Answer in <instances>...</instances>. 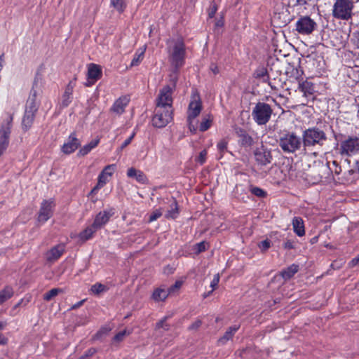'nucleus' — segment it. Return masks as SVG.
Listing matches in <instances>:
<instances>
[{
  "mask_svg": "<svg viewBox=\"0 0 359 359\" xmlns=\"http://www.w3.org/2000/svg\"><path fill=\"white\" fill-rule=\"evenodd\" d=\"M359 151V137L349 136L341 141L339 153L342 156H351Z\"/></svg>",
  "mask_w": 359,
  "mask_h": 359,
  "instance_id": "nucleus-8",
  "label": "nucleus"
},
{
  "mask_svg": "<svg viewBox=\"0 0 359 359\" xmlns=\"http://www.w3.org/2000/svg\"><path fill=\"white\" fill-rule=\"evenodd\" d=\"M83 301H81L79 302H78L76 304L72 306L73 309H76V308H78L79 306H80L81 305H82Z\"/></svg>",
  "mask_w": 359,
  "mask_h": 359,
  "instance_id": "nucleus-63",
  "label": "nucleus"
},
{
  "mask_svg": "<svg viewBox=\"0 0 359 359\" xmlns=\"http://www.w3.org/2000/svg\"><path fill=\"white\" fill-rule=\"evenodd\" d=\"M250 191L253 195H255L257 197H259V198H264L267 195V194L265 191H264L262 189L257 187L251 186L250 187Z\"/></svg>",
  "mask_w": 359,
  "mask_h": 359,
  "instance_id": "nucleus-40",
  "label": "nucleus"
},
{
  "mask_svg": "<svg viewBox=\"0 0 359 359\" xmlns=\"http://www.w3.org/2000/svg\"><path fill=\"white\" fill-rule=\"evenodd\" d=\"M81 145L80 140L76 137V133H72L69 136L67 141L62 147V151L65 154H70L75 151Z\"/></svg>",
  "mask_w": 359,
  "mask_h": 359,
  "instance_id": "nucleus-16",
  "label": "nucleus"
},
{
  "mask_svg": "<svg viewBox=\"0 0 359 359\" xmlns=\"http://www.w3.org/2000/svg\"><path fill=\"white\" fill-rule=\"evenodd\" d=\"M115 169V164L107 165L98 175L97 182L104 186L109 180V177L112 175Z\"/></svg>",
  "mask_w": 359,
  "mask_h": 359,
  "instance_id": "nucleus-21",
  "label": "nucleus"
},
{
  "mask_svg": "<svg viewBox=\"0 0 359 359\" xmlns=\"http://www.w3.org/2000/svg\"><path fill=\"white\" fill-rule=\"evenodd\" d=\"M107 290V287L100 283H96L95 284L93 285L90 287V292L96 295L100 294V293L105 292Z\"/></svg>",
  "mask_w": 359,
  "mask_h": 359,
  "instance_id": "nucleus-38",
  "label": "nucleus"
},
{
  "mask_svg": "<svg viewBox=\"0 0 359 359\" xmlns=\"http://www.w3.org/2000/svg\"><path fill=\"white\" fill-rule=\"evenodd\" d=\"M104 185L99 183L97 182V184L93 187V189L91 190L90 194H95L98 191L99 189H100L102 187H103Z\"/></svg>",
  "mask_w": 359,
  "mask_h": 359,
  "instance_id": "nucleus-56",
  "label": "nucleus"
},
{
  "mask_svg": "<svg viewBox=\"0 0 359 359\" xmlns=\"http://www.w3.org/2000/svg\"><path fill=\"white\" fill-rule=\"evenodd\" d=\"M99 142H100L99 138L93 140L89 143L84 145L79 149V151L78 152V155L81 156H84L87 155L89 152H90V151L92 149H93L98 145Z\"/></svg>",
  "mask_w": 359,
  "mask_h": 359,
  "instance_id": "nucleus-29",
  "label": "nucleus"
},
{
  "mask_svg": "<svg viewBox=\"0 0 359 359\" xmlns=\"http://www.w3.org/2000/svg\"><path fill=\"white\" fill-rule=\"evenodd\" d=\"M130 102V98L128 96H121L115 100L110 110L111 112L116 115H121L124 111Z\"/></svg>",
  "mask_w": 359,
  "mask_h": 359,
  "instance_id": "nucleus-19",
  "label": "nucleus"
},
{
  "mask_svg": "<svg viewBox=\"0 0 359 359\" xmlns=\"http://www.w3.org/2000/svg\"><path fill=\"white\" fill-rule=\"evenodd\" d=\"M284 248L285 249H292L294 248V244L293 242L291 241H287L284 243Z\"/></svg>",
  "mask_w": 359,
  "mask_h": 359,
  "instance_id": "nucleus-57",
  "label": "nucleus"
},
{
  "mask_svg": "<svg viewBox=\"0 0 359 359\" xmlns=\"http://www.w3.org/2000/svg\"><path fill=\"white\" fill-rule=\"evenodd\" d=\"M162 215V212L160 210H156L149 216V222L156 220Z\"/></svg>",
  "mask_w": 359,
  "mask_h": 359,
  "instance_id": "nucleus-55",
  "label": "nucleus"
},
{
  "mask_svg": "<svg viewBox=\"0 0 359 359\" xmlns=\"http://www.w3.org/2000/svg\"><path fill=\"white\" fill-rule=\"evenodd\" d=\"M254 156L256 162L261 165L269 164L273 159L271 150L263 144L255 150Z\"/></svg>",
  "mask_w": 359,
  "mask_h": 359,
  "instance_id": "nucleus-12",
  "label": "nucleus"
},
{
  "mask_svg": "<svg viewBox=\"0 0 359 359\" xmlns=\"http://www.w3.org/2000/svg\"><path fill=\"white\" fill-rule=\"evenodd\" d=\"M208 243L205 241H202L195 245L194 250L196 254H199L202 252L205 251L208 249Z\"/></svg>",
  "mask_w": 359,
  "mask_h": 359,
  "instance_id": "nucleus-43",
  "label": "nucleus"
},
{
  "mask_svg": "<svg viewBox=\"0 0 359 359\" xmlns=\"http://www.w3.org/2000/svg\"><path fill=\"white\" fill-rule=\"evenodd\" d=\"M213 118L210 114L205 116L199 125V130L201 132L208 130L212 126Z\"/></svg>",
  "mask_w": 359,
  "mask_h": 359,
  "instance_id": "nucleus-33",
  "label": "nucleus"
},
{
  "mask_svg": "<svg viewBox=\"0 0 359 359\" xmlns=\"http://www.w3.org/2000/svg\"><path fill=\"white\" fill-rule=\"evenodd\" d=\"M127 176L130 178H135V180L142 184H145L148 182V179L146 175L140 170H137L134 168H130L127 171Z\"/></svg>",
  "mask_w": 359,
  "mask_h": 359,
  "instance_id": "nucleus-25",
  "label": "nucleus"
},
{
  "mask_svg": "<svg viewBox=\"0 0 359 359\" xmlns=\"http://www.w3.org/2000/svg\"><path fill=\"white\" fill-rule=\"evenodd\" d=\"M212 291H213V290H212L210 292H208L207 294H206V293H205V294H203V297H204V298H205V297H208V296H209V295L212 292Z\"/></svg>",
  "mask_w": 359,
  "mask_h": 359,
  "instance_id": "nucleus-64",
  "label": "nucleus"
},
{
  "mask_svg": "<svg viewBox=\"0 0 359 359\" xmlns=\"http://www.w3.org/2000/svg\"><path fill=\"white\" fill-rule=\"evenodd\" d=\"M310 0H287V6L288 9H291L292 12L297 11L298 13L302 12V8L306 9V6L309 4Z\"/></svg>",
  "mask_w": 359,
  "mask_h": 359,
  "instance_id": "nucleus-24",
  "label": "nucleus"
},
{
  "mask_svg": "<svg viewBox=\"0 0 359 359\" xmlns=\"http://www.w3.org/2000/svg\"><path fill=\"white\" fill-rule=\"evenodd\" d=\"M173 88L170 86H163L156 99V107L172 109Z\"/></svg>",
  "mask_w": 359,
  "mask_h": 359,
  "instance_id": "nucleus-10",
  "label": "nucleus"
},
{
  "mask_svg": "<svg viewBox=\"0 0 359 359\" xmlns=\"http://www.w3.org/2000/svg\"><path fill=\"white\" fill-rule=\"evenodd\" d=\"M302 142L304 149L307 147L323 146L327 140L325 133L319 128L311 127L302 133Z\"/></svg>",
  "mask_w": 359,
  "mask_h": 359,
  "instance_id": "nucleus-3",
  "label": "nucleus"
},
{
  "mask_svg": "<svg viewBox=\"0 0 359 359\" xmlns=\"http://www.w3.org/2000/svg\"><path fill=\"white\" fill-rule=\"evenodd\" d=\"M182 285V281L181 280H177L173 285L170 287L168 290L170 293L173 292L175 290H178L181 287Z\"/></svg>",
  "mask_w": 359,
  "mask_h": 359,
  "instance_id": "nucleus-53",
  "label": "nucleus"
},
{
  "mask_svg": "<svg viewBox=\"0 0 359 359\" xmlns=\"http://www.w3.org/2000/svg\"><path fill=\"white\" fill-rule=\"evenodd\" d=\"M97 229H95L93 227V224L90 226L86 227L83 231H82L79 235V237L81 241H86L92 238L93 233L97 231Z\"/></svg>",
  "mask_w": 359,
  "mask_h": 359,
  "instance_id": "nucleus-32",
  "label": "nucleus"
},
{
  "mask_svg": "<svg viewBox=\"0 0 359 359\" xmlns=\"http://www.w3.org/2000/svg\"><path fill=\"white\" fill-rule=\"evenodd\" d=\"M130 332H127V331L125 330H123L121 332H119L118 333H117L114 337V341H117V342H119V341H121L123 338L125 337V336L126 334H129Z\"/></svg>",
  "mask_w": 359,
  "mask_h": 359,
  "instance_id": "nucleus-46",
  "label": "nucleus"
},
{
  "mask_svg": "<svg viewBox=\"0 0 359 359\" xmlns=\"http://www.w3.org/2000/svg\"><path fill=\"white\" fill-rule=\"evenodd\" d=\"M173 110L156 107L154 115L152 118V125L158 128H164L172 120Z\"/></svg>",
  "mask_w": 359,
  "mask_h": 359,
  "instance_id": "nucleus-7",
  "label": "nucleus"
},
{
  "mask_svg": "<svg viewBox=\"0 0 359 359\" xmlns=\"http://www.w3.org/2000/svg\"><path fill=\"white\" fill-rule=\"evenodd\" d=\"M208 151L206 149L202 150L199 155L196 158L195 161L198 162L200 165H203L206 161Z\"/></svg>",
  "mask_w": 359,
  "mask_h": 359,
  "instance_id": "nucleus-44",
  "label": "nucleus"
},
{
  "mask_svg": "<svg viewBox=\"0 0 359 359\" xmlns=\"http://www.w3.org/2000/svg\"><path fill=\"white\" fill-rule=\"evenodd\" d=\"M35 118V113L30 111H25L22 121V129L28 130L32 126Z\"/></svg>",
  "mask_w": 359,
  "mask_h": 359,
  "instance_id": "nucleus-27",
  "label": "nucleus"
},
{
  "mask_svg": "<svg viewBox=\"0 0 359 359\" xmlns=\"http://www.w3.org/2000/svg\"><path fill=\"white\" fill-rule=\"evenodd\" d=\"M228 141L225 139L221 140L217 144V148L219 151V158H222L225 152L227 151Z\"/></svg>",
  "mask_w": 359,
  "mask_h": 359,
  "instance_id": "nucleus-37",
  "label": "nucleus"
},
{
  "mask_svg": "<svg viewBox=\"0 0 359 359\" xmlns=\"http://www.w3.org/2000/svg\"><path fill=\"white\" fill-rule=\"evenodd\" d=\"M4 62V55H0V72H1V71L2 70V69H3Z\"/></svg>",
  "mask_w": 359,
  "mask_h": 359,
  "instance_id": "nucleus-61",
  "label": "nucleus"
},
{
  "mask_svg": "<svg viewBox=\"0 0 359 359\" xmlns=\"http://www.w3.org/2000/svg\"><path fill=\"white\" fill-rule=\"evenodd\" d=\"M13 116L8 114V117L4 122L0 128V144L8 147L9 137L11 132V126L13 122Z\"/></svg>",
  "mask_w": 359,
  "mask_h": 359,
  "instance_id": "nucleus-13",
  "label": "nucleus"
},
{
  "mask_svg": "<svg viewBox=\"0 0 359 359\" xmlns=\"http://www.w3.org/2000/svg\"><path fill=\"white\" fill-rule=\"evenodd\" d=\"M217 11V6L215 4H212L210 7V9H209V12H208V15L210 18H213L216 13Z\"/></svg>",
  "mask_w": 359,
  "mask_h": 359,
  "instance_id": "nucleus-54",
  "label": "nucleus"
},
{
  "mask_svg": "<svg viewBox=\"0 0 359 359\" xmlns=\"http://www.w3.org/2000/svg\"><path fill=\"white\" fill-rule=\"evenodd\" d=\"M102 75V69L98 65L91 63L88 65L87 72V82L86 86H91L99 80Z\"/></svg>",
  "mask_w": 359,
  "mask_h": 359,
  "instance_id": "nucleus-14",
  "label": "nucleus"
},
{
  "mask_svg": "<svg viewBox=\"0 0 359 359\" xmlns=\"http://www.w3.org/2000/svg\"><path fill=\"white\" fill-rule=\"evenodd\" d=\"M65 245L60 243L53 248H51L45 254L46 259L48 262H55L57 261L65 252Z\"/></svg>",
  "mask_w": 359,
  "mask_h": 359,
  "instance_id": "nucleus-18",
  "label": "nucleus"
},
{
  "mask_svg": "<svg viewBox=\"0 0 359 359\" xmlns=\"http://www.w3.org/2000/svg\"><path fill=\"white\" fill-rule=\"evenodd\" d=\"M168 60L173 68L179 69L185 62L186 46L182 38L167 41Z\"/></svg>",
  "mask_w": 359,
  "mask_h": 359,
  "instance_id": "nucleus-1",
  "label": "nucleus"
},
{
  "mask_svg": "<svg viewBox=\"0 0 359 359\" xmlns=\"http://www.w3.org/2000/svg\"><path fill=\"white\" fill-rule=\"evenodd\" d=\"M167 320V317H164L162 320L156 323V328H163L165 330H168L169 329V325L165 323Z\"/></svg>",
  "mask_w": 359,
  "mask_h": 359,
  "instance_id": "nucleus-49",
  "label": "nucleus"
},
{
  "mask_svg": "<svg viewBox=\"0 0 359 359\" xmlns=\"http://www.w3.org/2000/svg\"><path fill=\"white\" fill-rule=\"evenodd\" d=\"M353 43L355 44V46L359 48V33L357 34L355 36V38L353 39Z\"/></svg>",
  "mask_w": 359,
  "mask_h": 359,
  "instance_id": "nucleus-60",
  "label": "nucleus"
},
{
  "mask_svg": "<svg viewBox=\"0 0 359 359\" xmlns=\"http://www.w3.org/2000/svg\"><path fill=\"white\" fill-rule=\"evenodd\" d=\"M169 294L170 292L168 290L157 288L154 291L152 294V299L155 302H163L168 297Z\"/></svg>",
  "mask_w": 359,
  "mask_h": 359,
  "instance_id": "nucleus-30",
  "label": "nucleus"
},
{
  "mask_svg": "<svg viewBox=\"0 0 359 359\" xmlns=\"http://www.w3.org/2000/svg\"><path fill=\"white\" fill-rule=\"evenodd\" d=\"M299 90L303 93L304 97L309 98L315 92V87L312 82L307 80L299 82Z\"/></svg>",
  "mask_w": 359,
  "mask_h": 359,
  "instance_id": "nucleus-23",
  "label": "nucleus"
},
{
  "mask_svg": "<svg viewBox=\"0 0 359 359\" xmlns=\"http://www.w3.org/2000/svg\"><path fill=\"white\" fill-rule=\"evenodd\" d=\"M62 292L61 289L53 288L43 295V299L46 301H50L53 297H56L60 292Z\"/></svg>",
  "mask_w": 359,
  "mask_h": 359,
  "instance_id": "nucleus-39",
  "label": "nucleus"
},
{
  "mask_svg": "<svg viewBox=\"0 0 359 359\" xmlns=\"http://www.w3.org/2000/svg\"><path fill=\"white\" fill-rule=\"evenodd\" d=\"M210 69L214 74H217L219 73V68L215 64H211Z\"/></svg>",
  "mask_w": 359,
  "mask_h": 359,
  "instance_id": "nucleus-58",
  "label": "nucleus"
},
{
  "mask_svg": "<svg viewBox=\"0 0 359 359\" xmlns=\"http://www.w3.org/2000/svg\"><path fill=\"white\" fill-rule=\"evenodd\" d=\"M96 352L97 350L95 348H90L88 350H87L86 353L81 357H80L79 359H88L90 357L93 356Z\"/></svg>",
  "mask_w": 359,
  "mask_h": 359,
  "instance_id": "nucleus-47",
  "label": "nucleus"
},
{
  "mask_svg": "<svg viewBox=\"0 0 359 359\" xmlns=\"http://www.w3.org/2000/svg\"><path fill=\"white\" fill-rule=\"evenodd\" d=\"M110 6L121 13L126 8V3L125 0H111Z\"/></svg>",
  "mask_w": 359,
  "mask_h": 359,
  "instance_id": "nucleus-36",
  "label": "nucleus"
},
{
  "mask_svg": "<svg viewBox=\"0 0 359 359\" xmlns=\"http://www.w3.org/2000/svg\"><path fill=\"white\" fill-rule=\"evenodd\" d=\"M259 248L263 250V251H265L266 250H268L270 246H271V242L270 241H269L268 239L266 240H264L263 241H262L260 243V244L259 245Z\"/></svg>",
  "mask_w": 359,
  "mask_h": 359,
  "instance_id": "nucleus-52",
  "label": "nucleus"
},
{
  "mask_svg": "<svg viewBox=\"0 0 359 359\" xmlns=\"http://www.w3.org/2000/svg\"><path fill=\"white\" fill-rule=\"evenodd\" d=\"M36 97L37 91L32 88L26 103L25 111H30L36 114L39 108V104L36 102Z\"/></svg>",
  "mask_w": 359,
  "mask_h": 359,
  "instance_id": "nucleus-22",
  "label": "nucleus"
},
{
  "mask_svg": "<svg viewBox=\"0 0 359 359\" xmlns=\"http://www.w3.org/2000/svg\"><path fill=\"white\" fill-rule=\"evenodd\" d=\"M202 325V321L200 319H197L194 323H192L189 327V330H198Z\"/></svg>",
  "mask_w": 359,
  "mask_h": 359,
  "instance_id": "nucleus-50",
  "label": "nucleus"
},
{
  "mask_svg": "<svg viewBox=\"0 0 359 359\" xmlns=\"http://www.w3.org/2000/svg\"><path fill=\"white\" fill-rule=\"evenodd\" d=\"M7 325L6 321H0V331L3 330ZM8 339L4 337L3 334L0 333V345H5L7 344Z\"/></svg>",
  "mask_w": 359,
  "mask_h": 359,
  "instance_id": "nucleus-45",
  "label": "nucleus"
},
{
  "mask_svg": "<svg viewBox=\"0 0 359 359\" xmlns=\"http://www.w3.org/2000/svg\"><path fill=\"white\" fill-rule=\"evenodd\" d=\"M76 77L69 81L67 83L65 92L62 96L61 105L62 107H67L72 102L73 91L76 86Z\"/></svg>",
  "mask_w": 359,
  "mask_h": 359,
  "instance_id": "nucleus-17",
  "label": "nucleus"
},
{
  "mask_svg": "<svg viewBox=\"0 0 359 359\" xmlns=\"http://www.w3.org/2000/svg\"><path fill=\"white\" fill-rule=\"evenodd\" d=\"M350 264V266H355V265H357V264H359V255H358L356 257L353 258V259L350 262V264Z\"/></svg>",
  "mask_w": 359,
  "mask_h": 359,
  "instance_id": "nucleus-59",
  "label": "nucleus"
},
{
  "mask_svg": "<svg viewBox=\"0 0 359 359\" xmlns=\"http://www.w3.org/2000/svg\"><path fill=\"white\" fill-rule=\"evenodd\" d=\"M293 231L298 236H303L305 234L304 220L300 217H294L292 222Z\"/></svg>",
  "mask_w": 359,
  "mask_h": 359,
  "instance_id": "nucleus-26",
  "label": "nucleus"
},
{
  "mask_svg": "<svg viewBox=\"0 0 359 359\" xmlns=\"http://www.w3.org/2000/svg\"><path fill=\"white\" fill-rule=\"evenodd\" d=\"M219 282V273H217L214 276L213 279L212 280L210 283V287H212V290H214L217 288L218 284Z\"/></svg>",
  "mask_w": 359,
  "mask_h": 359,
  "instance_id": "nucleus-51",
  "label": "nucleus"
},
{
  "mask_svg": "<svg viewBox=\"0 0 359 359\" xmlns=\"http://www.w3.org/2000/svg\"><path fill=\"white\" fill-rule=\"evenodd\" d=\"M318 27L316 22L308 15L301 16L295 23L294 30L301 35H310Z\"/></svg>",
  "mask_w": 359,
  "mask_h": 359,
  "instance_id": "nucleus-9",
  "label": "nucleus"
},
{
  "mask_svg": "<svg viewBox=\"0 0 359 359\" xmlns=\"http://www.w3.org/2000/svg\"><path fill=\"white\" fill-rule=\"evenodd\" d=\"M179 215V208L175 199L170 205V209L167 211L165 217L168 219H175Z\"/></svg>",
  "mask_w": 359,
  "mask_h": 359,
  "instance_id": "nucleus-35",
  "label": "nucleus"
},
{
  "mask_svg": "<svg viewBox=\"0 0 359 359\" xmlns=\"http://www.w3.org/2000/svg\"><path fill=\"white\" fill-rule=\"evenodd\" d=\"M272 113L273 109L269 104L259 102L252 111V117L257 125H265L269 121Z\"/></svg>",
  "mask_w": 359,
  "mask_h": 359,
  "instance_id": "nucleus-6",
  "label": "nucleus"
},
{
  "mask_svg": "<svg viewBox=\"0 0 359 359\" xmlns=\"http://www.w3.org/2000/svg\"><path fill=\"white\" fill-rule=\"evenodd\" d=\"M54 207L55 203L53 200L43 201L38 214V222L42 224L47 222L53 216Z\"/></svg>",
  "mask_w": 359,
  "mask_h": 359,
  "instance_id": "nucleus-11",
  "label": "nucleus"
},
{
  "mask_svg": "<svg viewBox=\"0 0 359 359\" xmlns=\"http://www.w3.org/2000/svg\"><path fill=\"white\" fill-rule=\"evenodd\" d=\"M236 135L240 138L243 146L250 147L253 144L252 137L243 128L236 127L235 128Z\"/></svg>",
  "mask_w": 359,
  "mask_h": 359,
  "instance_id": "nucleus-20",
  "label": "nucleus"
},
{
  "mask_svg": "<svg viewBox=\"0 0 359 359\" xmlns=\"http://www.w3.org/2000/svg\"><path fill=\"white\" fill-rule=\"evenodd\" d=\"M223 25H224V22H223L222 19H221V20H218V21L216 22V24H215V25H216L217 27H222V26H223Z\"/></svg>",
  "mask_w": 359,
  "mask_h": 359,
  "instance_id": "nucleus-62",
  "label": "nucleus"
},
{
  "mask_svg": "<svg viewBox=\"0 0 359 359\" xmlns=\"http://www.w3.org/2000/svg\"><path fill=\"white\" fill-rule=\"evenodd\" d=\"M13 290L10 286L5 287L0 291V304H3L13 295Z\"/></svg>",
  "mask_w": 359,
  "mask_h": 359,
  "instance_id": "nucleus-34",
  "label": "nucleus"
},
{
  "mask_svg": "<svg viewBox=\"0 0 359 359\" xmlns=\"http://www.w3.org/2000/svg\"><path fill=\"white\" fill-rule=\"evenodd\" d=\"M278 145L287 154H293L303 145L302 138L294 132H287L280 137Z\"/></svg>",
  "mask_w": 359,
  "mask_h": 359,
  "instance_id": "nucleus-4",
  "label": "nucleus"
},
{
  "mask_svg": "<svg viewBox=\"0 0 359 359\" xmlns=\"http://www.w3.org/2000/svg\"><path fill=\"white\" fill-rule=\"evenodd\" d=\"M354 2L351 0H336L332 10V17L348 21L352 18Z\"/></svg>",
  "mask_w": 359,
  "mask_h": 359,
  "instance_id": "nucleus-5",
  "label": "nucleus"
},
{
  "mask_svg": "<svg viewBox=\"0 0 359 359\" xmlns=\"http://www.w3.org/2000/svg\"><path fill=\"white\" fill-rule=\"evenodd\" d=\"M238 329L239 325H233L229 327L224 333V334L218 339V344L220 345L225 344L229 340L232 339L233 336L238 331Z\"/></svg>",
  "mask_w": 359,
  "mask_h": 359,
  "instance_id": "nucleus-28",
  "label": "nucleus"
},
{
  "mask_svg": "<svg viewBox=\"0 0 359 359\" xmlns=\"http://www.w3.org/2000/svg\"><path fill=\"white\" fill-rule=\"evenodd\" d=\"M299 270V266L297 264H292L285 269L283 270L280 273L281 276L285 280L291 278Z\"/></svg>",
  "mask_w": 359,
  "mask_h": 359,
  "instance_id": "nucleus-31",
  "label": "nucleus"
},
{
  "mask_svg": "<svg viewBox=\"0 0 359 359\" xmlns=\"http://www.w3.org/2000/svg\"><path fill=\"white\" fill-rule=\"evenodd\" d=\"M178 70L174 68L172 74L170 75V85H169L171 88H173V90H175L177 82L178 81Z\"/></svg>",
  "mask_w": 359,
  "mask_h": 359,
  "instance_id": "nucleus-41",
  "label": "nucleus"
},
{
  "mask_svg": "<svg viewBox=\"0 0 359 359\" xmlns=\"http://www.w3.org/2000/svg\"><path fill=\"white\" fill-rule=\"evenodd\" d=\"M135 134H136V133H135V132H133V133L130 135V136L128 138H127V139H126V140L122 143V144H121V147H120V150H121V151H122L124 148H126L128 145H129V144L131 143V142H132L133 139V138H134V137L135 136Z\"/></svg>",
  "mask_w": 359,
  "mask_h": 359,
  "instance_id": "nucleus-48",
  "label": "nucleus"
},
{
  "mask_svg": "<svg viewBox=\"0 0 359 359\" xmlns=\"http://www.w3.org/2000/svg\"><path fill=\"white\" fill-rule=\"evenodd\" d=\"M144 53V50H142L140 53H136L131 61L130 67L139 65L143 59Z\"/></svg>",
  "mask_w": 359,
  "mask_h": 359,
  "instance_id": "nucleus-42",
  "label": "nucleus"
},
{
  "mask_svg": "<svg viewBox=\"0 0 359 359\" xmlns=\"http://www.w3.org/2000/svg\"><path fill=\"white\" fill-rule=\"evenodd\" d=\"M203 109L202 101L199 93L194 90L191 95V100L187 109V123L189 130L192 133H196L197 125L195 123V119L199 116Z\"/></svg>",
  "mask_w": 359,
  "mask_h": 359,
  "instance_id": "nucleus-2",
  "label": "nucleus"
},
{
  "mask_svg": "<svg viewBox=\"0 0 359 359\" xmlns=\"http://www.w3.org/2000/svg\"><path fill=\"white\" fill-rule=\"evenodd\" d=\"M114 215L113 208L105 210L100 212L95 217L93 221V227L95 229H100L104 226L109 220V219Z\"/></svg>",
  "mask_w": 359,
  "mask_h": 359,
  "instance_id": "nucleus-15",
  "label": "nucleus"
}]
</instances>
